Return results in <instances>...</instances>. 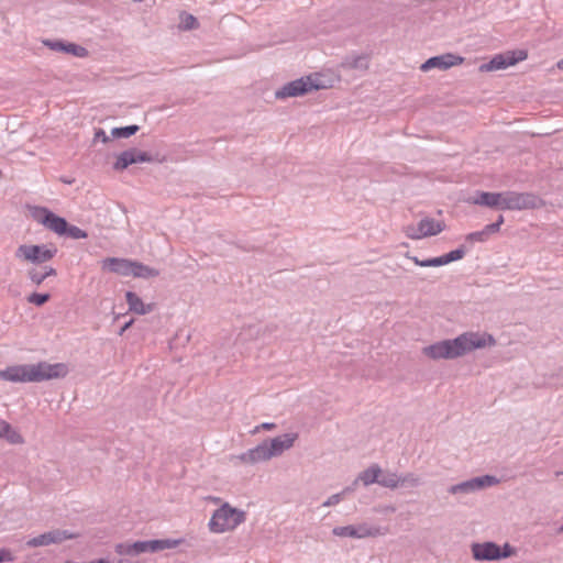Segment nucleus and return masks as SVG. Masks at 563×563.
Instances as JSON below:
<instances>
[{
    "label": "nucleus",
    "instance_id": "1",
    "mask_svg": "<svg viewBox=\"0 0 563 563\" xmlns=\"http://www.w3.org/2000/svg\"><path fill=\"white\" fill-rule=\"evenodd\" d=\"M496 339L487 332L467 331L454 339H446L423 349L432 360H454L477 349L495 346Z\"/></svg>",
    "mask_w": 563,
    "mask_h": 563
},
{
    "label": "nucleus",
    "instance_id": "2",
    "mask_svg": "<svg viewBox=\"0 0 563 563\" xmlns=\"http://www.w3.org/2000/svg\"><path fill=\"white\" fill-rule=\"evenodd\" d=\"M245 521V512L228 503L214 510L208 526L211 532L222 533L235 529Z\"/></svg>",
    "mask_w": 563,
    "mask_h": 563
},
{
    "label": "nucleus",
    "instance_id": "3",
    "mask_svg": "<svg viewBox=\"0 0 563 563\" xmlns=\"http://www.w3.org/2000/svg\"><path fill=\"white\" fill-rule=\"evenodd\" d=\"M328 88V85L321 81V76L318 74L301 77L284 85L276 91L277 99H285L288 97L303 96L312 90H320Z\"/></svg>",
    "mask_w": 563,
    "mask_h": 563
},
{
    "label": "nucleus",
    "instance_id": "4",
    "mask_svg": "<svg viewBox=\"0 0 563 563\" xmlns=\"http://www.w3.org/2000/svg\"><path fill=\"white\" fill-rule=\"evenodd\" d=\"M471 549L473 559L478 562L507 559L516 553L515 548L509 543H505L500 547L493 541L473 543Z\"/></svg>",
    "mask_w": 563,
    "mask_h": 563
},
{
    "label": "nucleus",
    "instance_id": "5",
    "mask_svg": "<svg viewBox=\"0 0 563 563\" xmlns=\"http://www.w3.org/2000/svg\"><path fill=\"white\" fill-rule=\"evenodd\" d=\"M541 203V199L531 192L503 191L501 210L536 209Z\"/></svg>",
    "mask_w": 563,
    "mask_h": 563
},
{
    "label": "nucleus",
    "instance_id": "6",
    "mask_svg": "<svg viewBox=\"0 0 563 563\" xmlns=\"http://www.w3.org/2000/svg\"><path fill=\"white\" fill-rule=\"evenodd\" d=\"M498 483L499 479L496 476L483 475L451 485L448 487V493L456 497H462L479 492L486 487H492Z\"/></svg>",
    "mask_w": 563,
    "mask_h": 563
},
{
    "label": "nucleus",
    "instance_id": "7",
    "mask_svg": "<svg viewBox=\"0 0 563 563\" xmlns=\"http://www.w3.org/2000/svg\"><path fill=\"white\" fill-rule=\"evenodd\" d=\"M57 250L55 247H48L47 245H20L14 253V256L23 262L33 264H43L52 260Z\"/></svg>",
    "mask_w": 563,
    "mask_h": 563
},
{
    "label": "nucleus",
    "instance_id": "8",
    "mask_svg": "<svg viewBox=\"0 0 563 563\" xmlns=\"http://www.w3.org/2000/svg\"><path fill=\"white\" fill-rule=\"evenodd\" d=\"M527 57H528L527 51H523V49L507 51L505 53L495 55L489 62L483 63L479 66V71L488 73V71L506 69L509 66H514L517 63L527 59Z\"/></svg>",
    "mask_w": 563,
    "mask_h": 563
},
{
    "label": "nucleus",
    "instance_id": "9",
    "mask_svg": "<svg viewBox=\"0 0 563 563\" xmlns=\"http://www.w3.org/2000/svg\"><path fill=\"white\" fill-rule=\"evenodd\" d=\"M31 382H43L53 378H62L68 374V367L64 363L49 364L40 362L30 365Z\"/></svg>",
    "mask_w": 563,
    "mask_h": 563
},
{
    "label": "nucleus",
    "instance_id": "10",
    "mask_svg": "<svg viewBox=\"0 0 563 563\" xmlns=\"http://www.w3.org/2000/svg\"><path fill=\"white\" fill-rule=\"evenodd\" d=\"M33 218L53 232L63 235L68 229V223L44 207H35L32 211Z\"/></svg>",
    "mask_w": 563,
    "mask_h": 563
},
{
    "label": "nucleus",
    "instance_id": "11",
    "mask_svg": "<svg viewBox=\"0 0 563 563\" xmlns=\"http://www.w3.org/2000/svg\"><path fill=\"white\" fill-rule=\"evenodd\" d=\"M101 268L103 271L115 273L122 276L132 275L134 277H141V264L124 258H104L101 262Z\"/></svg>",
    "mask_w": 563,
    "mask_h": 563
},
{
    "label": "nucleus",
    "instance_id": "12",
    "mask_svg": "<svg viewBox=\"0 0 563 563\" xmlns=\"http://www.w3.org/2000/svg\"><path fill=\"white\" fill-rule=\"evenodd\" d=\"M444 230V223L432 218H423L419 221L417 228L410 227L406 234L412 240H419L427 236H433Z\"/></svg>",
    "mask_w": 563,
    "mask_h": 563
},
{
    "label": "nucleus",
    "instance_id": "13",
    "mask_svg": "<svg viewBox=\"0 0 563 563\" xmlns=\"http://www.w3.org/2000/svg\"><path fill=\"white\" fill-rule=\"evenodd\" d=\"M76 537L77 534L71 533L67 530L56 529L27 540L26 545L30 548L45 547L49 544L60 543L65 540H70Z\"/></svg>",
    "mask_w": 563,
    "mask_h": 563
},
{
    "label": "nucleus",
    "instance_id": "14",
    "mask_svg": "<svg viewBox=\"0 0 563 563\" xmlns=\"http://www.w3.org/2000/svg\"><path fill=\"white\" fill-rule=\"evenodd\" d=\"M464 58L462 56L446 53L438 56L430 57L421 65L422 71H428L433 68H439L441 70H446L453 66L461 65Z\"/></svg>",
    "mask_w": 563,
    "mask_h": 563
},
{
    "label": "nucleus",
    "instance_id": "15",
    "mask_svg": "<svg viewBox=\"0 0 563 563\" xmlns=\"http://www.w3.org/2000/svg\"><path fill=\"white\" fill-rule=\"evenodd\" d=\"M238 459L246 464H255L258 462H265L272 459V454L268 449V440H264L262 443L253 449H250L241 453Z\"/></svg>",
    "mask_w": 563,
    "mask_h": 563
},
{
    "label": "nucleus",
    "instance_id": "16",
    "mask_svg": "<svg viewBox=\"0 0 563 563\" xmlns=\"http://www.w3.org/2000/svg\"><path fill=\"white\" fill-rule=\"evenodd\" d=\"M297 438V433H285L268 440V449L272 457L279 456L284 453V451L290 449Z\"/></svg>",
    "mask_w": 563,
    "mask_h": 563
},
{
    "label": "nucleus",
    "instance_id": "17",
    "mask_svg": "<svg viewBox=\"0 0 563 563\" xmlns=\"http://www.w3.org/2000/svg\"><path fill=\"white\" fill-rule=\"evenodd\" d=\"M369 67V56L367 54H350L342 58L339 68L343 70L366 71Z\"/></svg>",
    "mask_w": 563,
    "mask_h": 563
},
{
    "label": "nucleus",
    "instance_id": "18",
    "mask_svg": "<svg viewBox=\"0 0 563 563\" xmlns=\"http://www.w3.org/2000/svg\"><path fill=\"white\" fill-rule=\"evenodd\" d=\"M30 365H15L0 371V378L8 382H31Z\"/></svg>",
    "mask_w": 563,
    "mask_h": 563
},
{
    "label": "nucleus",
    "instance_id": "19",
    "mask_svg": "<svg viewBox=\"0 0 563 563\" xmlns=\"http://www.w3.org/2000/svg\"><path fill=\"white\" fill-rule=\"evenodd\" d=\"M501 200H503V191L501 192L478 191L476 194V196L471 199V202L474 205H477V206H484V207L501 210Z\"/></svg>",
    "mask_w": 563,
    "mask_h": 563
},
{
    "label": "nucleus",
    "instance_id": "20",
    "mask_svg": "<svg viewBox=\"0 0 563 563\" xmlns=\"http://www.w3.org/2000/svg\"><path fill=\"white\" fill-rule=\"evenodd\" d=\"M184 542L183 539H157L143 541V553L144 552H161L167 549H175Z\"/></svg>",
    "mask_w": 563,
    "mask_h": 563
},
{
    "label": "nucleus",
    "instance_id": "21",
    "mask_svg": "<svg viewBox=\"0 0 563 563\" xmlns=\"http://www.w3.org/2000/svg\"><path fill=\"white\" fill-rule=\"evenodd\" d=\"M139 162H141V150L135 147L130 148L118 155L117 161L113 164V168L115 170H123L130 165Z\"/></svg>",
    "mask_w": 563,
    "mask_h": 563
},
{
    "label": "nucleus",
    "instance_id": "22",
    "mask_svg": "<svg viewBox=\"0 0 563 563\" xmlns=\"http://www.w3.org/2000/svg\"><path fill=\"white\" fill-rule=\"evenodd\" d=\"M382 473L383 471L378 464H372L369 467L358 474L353 485H356L358 482H362L364 486H369L375 483L378 484Z\"/></svg>",
    "mask_w": 563,
    "mask_h": 563
},
{
    "label": "nucleus",
    "instance_id": "23",
    "mask_svg": "<svg viewBox=\"0 0 563 563\" xmlns=\"http://www.w3.org/2000/svg\"><path fill=\"white\" fill-rule=\"evenodd\" d=\"M354 528L356 531L355 539L374 538L386 533L384 528L379 526H371L365 522L356 525Z\"/></svg>",
    "mask_w": 563,
    "mask_h": 563
},
{
    "label": "nucleus",
    "instance_id": "24",
    "mask_svg": "<svg viewBox=\"0 0 563 563\" xmlns=\"http://www.w3.org/2000/svg\"><path fill=\"white\" fill-rule=\"evenodd\" d=\"M0 439H5L11 444L23 443L22 435L4 420H0Z\"/></svg>",
    "mask_w": 563,
    "mask_h": 563
},
{
    "label": "nucleus",
    "instance_id": "25",
    "mask_svg": "<svg viewBox=\"0 0 563 563\" xmlns=\"http://www.w3.org/2000/svg\"><path fill=\"white\" fill-rule=\"evenodd\" d=\"M378 485L386 488L395 489L399 487V475L394 472L382 473V475L379 476Z\"/></svg>",
    "mask_w": 563,
    "mask_h": 563
},
{
    "label": "nucleus",
    "instance_id": "26",
    "mask_svg": "<svg viewBox=\"0 0 563 563\" xmlns=\"http://www.w3.org/2000/svg\"><path fill=\"white\" fill-rule=\"evenodd\" d=\"M115 552L120 555H139L141 553V541L134 543H120L115 547Z\"/></svg>",
    "mask_w": 563,
    "mask_h": 563
},
{
    "label": "nucleus",
    "instance_id": "27",
    "mask_svg": "<svg viewBox=\"0 0 563 563\" xmlns=\"http://www.w3.org/2000/svg\"><path fill=\"white\" fill-rule=\"evenodd\" d=\"M199 26L198 20L189 13L183 12L180 14L179 27L185 31L195 30Z\"/></svg>",
    "mask_w": 563,
    "mask_h": 563
},
{
    "label": "nucleus",
    "instance_id": "28",
    "mask_svg": "<svg viewBox=\"0 0 563 563\" xmlns=\"http://www.w3.org/2000/svg\"><path fill=\"white\" fill-rule=\"evenodd\" d=\"M140 126L136 124L128 125L123 128H114L111 131L112 137H130L131 135L135 134L139 131Z\"/></svg>",
    "mask_w": 563,
    "mask_h": 563
},
{
    "label": "nucleus",
    "instance_id": "29",
    "mask_svg": "<svg viewBox=\"0 0 563 563\" xmlns=\"http://www.w3.org/2000/svg\"><path fill=\"white\" fill-rule=\"evenodd\" d=\"M421 485V478L413 473L399 475V486L418 487Z\"/></svg>",
    "mask_w": 563,
    "mask_h": 563
},
{
    "label": "nucleus",
    "instance_id": "30",
    "mask_svg": "<svg viewBox=\"0 0 563 563\" xmlns=\"http://www.w3.org/2000/svg\"><path fill=\"white\" fill-rule=\"evenodd\" d=\"M166 321H167V319L165 317H162V316H154L151 319L143 318V324L144 323H148V327L146 329L151 330V331L159 330L161 328L164 327ZM144 329H145V327L143 325V330Z\"/></svg>",
    "mask_w": 563,
    "mask_h": 563
},
{
    "label": "nucleus",
    "instance_id": "31",
    "mask_svg": "<svg viewBox=\"0 0 563 563\" xmlns=\"http://www.w3.org/2000/svg\"><path fill=\"white\" fill-rule=\"evenodd\" d=\"M333 536L341 538H355L354 525L334 527L332 530Z\"/></svg>",
    "mask_w": 563,
    "mask_h": 563
},
{
    "label": "nucleus",
    "instance_id": "32",
    "mask_svg": "<svg viewBox=\"0 0 563 563\" xmlns=\"http://www.w3.org/2000/svg\"><path fill=\"white\" fill-rule=\"evenodd\" d=\"M465 253H466L465 246L461 245L460 247H457L446 254H443V261L445 262V265H446L451 262L462 260L464 257Z\"/></svg>",
    "mask_w": 563,
    "mask_h": 563
},
{
    "label": "nucleus",
    "instance_id": "33",
    "mask_svg": "<svg viewBox=\"0 0 563 563\" xmlns=\"http://www.w3.org/2000/svg\"><path fill=\"white\" fill-rule=\"evenodd\" d=\"M67 54L77 56V57H86L88 55L87 48L84 46L74 44V43H66L65 45V52Z\"/></svg>",
    "mask_w": 563,
    "mask_h": 563
},
{
    "label": "nucleus",
    "instance_id": "34",
    "mask_svg": "<svg viewBox=\"0 0 563 563\" xmlns=\"http://www.w3.org/2000/svg\"><path fill=\"white\" fill-rule=\"evenodd\" d=\"M489 239L487 232L483 228L481 231L471 232L465 236L466 242H486Z\"/></svg>",
    "mask_w": 563,
    "mask_h": 563
},
{
    "label": "nucleus",
    "instance_id": "35",
    "mask_svg": "<svg viewBox=\"0 0 563 563\" xmlns=\"http://www.w3.org/2000/svg\"><path fill=\"white\" fill-rule=\"evenodd\" d=\"M165 158H166L165 153H162L158 151L155 153H152L150 151H143V163H145V162L161 163V162H164Z\"/></svg>",
    "mask_w": 563,
    "mask_h": 563
},
{
    "label": "nucleus",
    "instance_id": "36",
    "mask_svg": "<svg viewBox=\"0 0 563 563\" xmlns=\"http://www.w3.org/2000/svg\"><path fill=\"white\" fill-rule=\"evenodd\" d=\"M49 300V295L48 294H38V292H33L31 294L29 297H27V301L30 303H33L35 306H43L44 303H46L47 301Z\"/></svg>",
    "mask_w": 563,
    "mask_h": 563
},
{
    "label": "nucleus",
    "instance_id": "37",
    "mask_svg": "<svg viewBox=\"0 0 563 563\" xmlns=\"http://www.w3.org/2000/svg\"><path fill=\"white\" fill-rule=\"evenodd\" d=\"M65 234L68 235L69 238L76 239V240L87 238V233L84 230H81L80 228H78L76 225H69V224H68V229L65 231Z\"/></svg>",
    "mask_w": 563,
    "mask_h": 563
},
{
    "label": "nucleus",
    "instance_id": "38",
    "mask_svg": "<svg viewBox=\"0 0 563 563\" xmlns=\"http://www.w3.org/2000/svg\"><path fill=\"white\" fill-rule=\"evenodd\" d=\"M126 299H128V302L130 305V308L136 312V313H141V300L140 298L131 292V291H128L126 292Z\"/></svg>",
    "mask_w": 563,
    "mask_h": 563
},
{
    "label": "nucleus",
    "instance_id": "39",
    "mask_svg": "<svg viewBox=\"0 0 563 563\" xmlns=\"http://www.w3.org/2000/svg\"><path fill=\"white\" fill-rule=\"evenodd\" d=\"M27 276L35 285H41L45 280V275L36 268L29 269Z\"/></svg>",
    "mask_w": 563,
    "mask_h": 563
},
{
    "label": "nucleus",
    "instance_id": "40",
    "mask_svg": "<svg viewBox=\"0 0 563 563\" xmlns=\"http://www.w3.org/2000/svg\"><path fill=\"white\" fill-rule=\"evenodd\" d=\"M445 265L443 261V255L432 258H427L421 262V267H438Z\"/></svg>",
    "mask_w": 563,
    "mask_h": 563
},
{
    "label": "nucleus",
    "instance_id": "41",
    "mask_svg": "<svg viewBox=\"0 0 563 563\" xmlns=\"http://www.w3.org/2000/svg\"><path fill=\"white\" fill-rule=\"evenodd\" d=\"M44 44L55 52H65L66 43L63 41H45Z\"/></svg>",
    "mask_w": 563,
    "mask_h": 563
},
{
    "label": "nucleus",
    "instance_id": "42",
    "mask_svg": "<svg viewBox=\"0 0 563 563\" xmlns=\"http://www.w3.org/2000/svg\"><path fill=\"white\" fill-rule=\"evenodd\" d=\"M343 499V493L331 495L323 504V507H331L339 504Z\"/></svg>",
    "mask_w": 563,
    "mask_h": 563
},
{
    "label": "nucleus",
    "instance_id": "43",
    "mask_svg": "<svg viewBox=\"0 0 563 563\" xmlns=\"http://www.w3.org/2000/svg\"><path fill=\"white\" fill-rule=\"evenodd\" d=\"M112 136H109L102 129H98L95 132V141H101L102 143L109 142Z\"/></svg>",
    "mask_w": 563,
    "mask_h": 563
},
{
    "label": "nucleus",
    "instance_id": "44",
    "mask_svg": "<svg viewBox=\"0 0 563 563\" xmlns=\"http://www.w3.org/2000/svg\"><path fill=\"white\" fill-rule=\"evenodd\" d=\"M13 555L10 550L0 549V563L13 561Z\"/></svg>",
    "mask_w": 563,
    "mask_h": 563
},
{
    "label": "nucleus",
    "instance_id": "45",
    "mask_svg": "<svg viewBox=\"0 0 563 563\" xmlns=\"http://www.w3.org/2000/svg\"><path fill=\"white\" fill-rule=\"evenodd\" d=\"M485 231L487 232L488 236H490L494 233L499 232L500 227H498V223H490L484 227Z\"/></svg>",
    "mask_w": 563,
    "mask_h": 563
},
{
    "label": "nucleus",
    "instance_id": "46",
    "mask_svg": "<svg viewBox=\"0 0 563 563\" xmlns=\"http://www.w3.org/2000/svg\"><path fill=\"white\" fill-rule=\"evenodd\" d=\"M158 274L157 271L148 267V266H145L143 265V278H146V277H151V276H156Z\"/></svg>",
    "mask_w": 563,
    "mask_h": 563
},
{
    "label": "nucleus",
    "instance_id": "47",
    "mask_svg": "<svg viewBox=\"0 0 563 563\" xmlns=\"http://www.w3.org/2000/svg\"><path fill=\"white\" fill-rule=\"evenodd\" d=\"M273 428H275V424H274V423H271V422H264V423H262V424H260V426L255 427V429L252 431V433H256V432H258L261 429H263V430H271V429H273Z\"/></svg>",
    "mask_w": 563,
    "mask_h": 563
},
{
    "label": "nucleus",
    "instance_id": "48",
    "mask_svg": "<svg viewBox=\"0 0 563 563\" xmlns=\"http://www.w3.org/2000/svg\"><path fill=\"white\" fill-rule=\"evenodd\" d=\"M42 273H43V275H45V279L49 276L56 275V271L53 267H44Z\"/></svg>",
    "mask_w": 563,
    "mask_h": 563
},
{
    "label": "nucleus",
    "instance_id": "49",
    "mask_svg": "<svg viewBox=\"0 0 563 563\" xmlns=\"http://www.w3.org/2000/svg\"><path fill=\"white\" fill-rule=\"evenodd\" d=\"M154 310V305L150 303V305H144L143 303V309H142V312H143V317L148 314L150 312H152Z\"/></svg>",
    "mask_w": 563,
    "mask_h": 563
},
{
    "label": "nucleus",
    "instance_id": "50",
    "mask_svg": "<svg viewBox=\"0 0 563 563\" xmlns=\"http://www.w3.org/2000/svg\"><path fill=\"white\" fill-rule=\"evenodd\" d=\"M407 257L410 258L418 266H421V262L423 261V260L418 258L417 256L407 255Z\"/></svg>",
    "mask_w": 563,
    "mask_h": 563
},
{
    "label": "nucleus",
    "instance_id": "51",
    "mask_svg": "<svg viewBox=\"0 0 563 563\" xmlns=\"http://www.w3.org/2000/svg\"><path fill=\"white\" fill-rule=\"evenodd\" d=\"M504 221H505L504 216L499 214L497 220L495 221V223H498V227H501Z\"/></svg>",
    "mask_w": 563,
    "mask_h": 563
},
{
    "label": "nucleus",
    "instance_id": "52",
    "mask_svg": "<svg viewBox=\"0 0 563 563\" xmlns=\"http://www.w3.org/2000/svg\"><path fill=\"white\" fill-rule=\"evenodd\" d=\"M131 323H132V320H130V321L125 322V324H124V325L122 327V329H121V333H122L124 330H126V329L130 327V324H131Z\"/></svg>",
    "mask_w": 563,
    "mask_h": 563
},
{
    "label": "nucleus",
    "instance_id": "53",
    "mask_svg": "<svg viewBox=\"0 0 563 563\" xmlns=\"http://www.w3.org/2000/svg\"><path fill=\"white\" fill-rule=\"evenodd\" d=\"M353 489H354L353 487H346L341 493H343V496H344L346 493L353 492Z\"/></svg>",
    "mask_w": 563,
    "mask_h": 563
},
{
    "label": "nucleus",
    "instance_id": "54",
    "mask_svg": "<svg viewBox=\"0 0 563 563\" xmlns=\"http://www.w3.org/2000/svg\"><path fill=\"white\" fill-rule=\"evenodd\" d=\"M556 66L559 69L563 70V58L558 62Z\"/></svg>",
    "mask_w": 563,
    "mask_h": 563
},
{
    "label": "nucleus",
    "instance_id": "55",
    "mask_svg": "<svg viewBox=\"0 0 563 563\" xmlns=\"http://www.w3.org/2000/svg\"><path fill=\"white\" fill-rule=\"evenodd\" d=\"M559 532L563 533V525L559 528Z\"/></svg>",
    "mask_w": 563,
    "mask_h": 563
},
{
    "label": "nucleus",
    "instance_id": "56",
    "mask_svg": "<svg viewBox=\"0 0 563 563\" xmlns=\"http://www.w3.org/2000/svg\"><path fill=\"white\" fill-rule=\"evenodd\" d=\"M64 181H65L66 184H71V181H70V180H68V178H65V180H64Z\"/></svg>",
    "mask_w": 563,
    "mask_h": 563
},
{
    "label": "nucleus",
    "instance_id": "57",
    "mask_svg": "<svg viewBox=\"0 0 563 563\" xmlns=\"http://www.w3.org/2000/svg\"><path fill=\"white\" fill-rule=\"evenodd\" d=\"M64 181H65L66 184H71V181H70V180H68V178H65V180H64Z\"/></svg>",
    "mask_w": 563,
    "mask_h": 563
},
{
    "label": "nucleus",
    "instance_id": "58",
    "mask_svg": "<svg viewBox=\"0 0 563 563\" xmlns=\"http://www.w3.org/2000/svg\"><path fill=\"white\" fill-rule=\"evenodd\" d=\"M189 339H190V334H187L186 340L189 341Z\"/></svg>",
    "mask_w": 563,
    "mask_h": 563
},
{
    "label": "nucleus",
    "instance_id": "59",
    "mask_svg": "<svg viewBox=\"0 0 563 563\" xmlns=\"http://www.w3.org/2000/svg\"><path fill=\"white\" fill-rule=\"evenodd\" d=\"M561 371L563 372V367L561 368Z\"/></svg>",
    "mask_w": 563,
    "mask_h": 563
}]
</instances>
